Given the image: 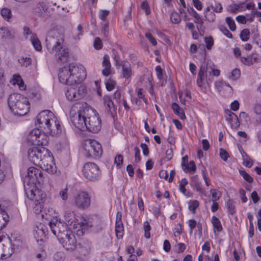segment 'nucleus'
Returning <instances> with one entry per match:
<instances>
[{
    "label": "nucleus",
    "mask_w": 261,
    "mask_h": 261,
    "mask_svg": "<svg viewBox=\"0 0 261 261\" xmlns=\"http://www.w3.org/2000/svg\"><path fill=\"white\" fill-rule=\"evenodd\" d=\"M215 86L222 96L225 97H229L232 96L233 93L232 88L226 82L223 81L216 82Z\"/></svg>",
    "instance_id": "4468645a"
},
{
    "label": "nucleus",
    "mask_w": 261,
    "mask_h": 261,
    "mask_svg": "<svg viewBox=\"0 0 261 261\" xmlns=\"http://www.w3.org/2000/svg\"><path fill=\"white\" fill-rule=\"evenodd\" d=\"M25 193L28 198L34 203L43 202V200L45 198V194L42 191L33 187V189L25 190Z\"/></svg>",
    "instance_id": "f8f14e48"
},
{
    "label": "nucleus",
    "mask_w": 261,
    "mask_h": 261,
    "mask_svg": "<svg viewBox=\"0 0 261 261\" xmlns=\"http://www.w3.org/2000/svg\"><path fill=\"white\" fill-rule=\"evenodd\" d=\"M1 15L4 19L9 21L12 17V14L10 9L6 8H3L1 10Z\"/></svg>",
    "instance_id": "7c9ffc66"
},
{
    "label": "nucleus",
    "mask_w": 261,
    "mask_h": 261,
    "mask_svg": "<svg viewBox=\"0 0 261 261\" xmlns=\"http://www.w3.org/2000/svg\"><path fill=\"white\" fill-rule=\"evenodd\" d=\"M49 227L52 232L60 240V237L66 236V234L69 233L71 231L68 230V226L64 222L58 220L57 218H54L49 222Z\"/></svg>",
    "instance_id": "6e6552de"
},
{
    "label": "nucleus",
    "mask_w": 261,
    "mask_h": 261,
    "mask_svg": "<svg viewBox=\"0 0 261 261\" xmlns=\"http://www.w3.org/2000/svg\"><path fill=\"white\" fill-rule=\"evenodd\" d=\"M123 156L121 154L117 155L115 159V163L117 166L121 165L123 163Z\"/></svg>",
    "instance_id": "774afa93"
},
{
    "label": "nucleus",
    "mask_w": 261,
    "mask_h": 261,
    "mask_svg": "<svg viewBox=\"0 0 261 261\" xmlns=\"http://www.w3.org/2000/svg\"><path fill=\"white\" fill-rule=\"evenodd\" d=\"M172 110L174 112V113L177 115V114H179V113L180 112H181V110H182V109H181L180 107L178 105H177L176 103L175 102H173L172 104Z\"/></svg>",
    "instance_id": "69168bd1"
},
{
    "label": "nucleus",
    "mask_w": 261,
    "mask_h": 261,
    "mask_svg": "<svg viewBox=\"0 0 261 261\" xmlns=\"http://www.w3.org/2000/svg\"><path fill=\"white\" fill-rule=\"evenodd\" d=\"M151 229L150 225L148 222L145 221L144 223V230L145 231V237L149 239L150 237V230Z\"/></svg>",
    "instance_id": "a19ab883"
},
{
    "label": "nucleus",
    "mask_w": 261,
    "mask_h": 261,
    "mask_svg": "<svg viewBox=\"0 0 261 261\" xmlns=\"http://www.w3.org/2000/svg\"><path fill=\"white\" fill-rule=\"evenodd\" d=\"M220 156L222 160L224 161H226L229 157V155L225 150L221 148L220 149Z\"/></svg>",
    "instance_id": "603ef678"
},
{
    "label": "nucleus",
    "mask_w": 261,
    "mask_h": 261,
    "mask_svg": "<svg viewBox=\"0 0 261 261\" xmlns=\"http://www.w3.org/2000/svg\"><path fill=\"white\" fill-rule=\"evenodd\" d=\"M105 84L107 90L111 91L115 88L116 82L111 78H109L108 81L105 82Z\"/></svg>",
    "instance_id": "473e14b6"
},
{
    "label": "nucleus",
    "mask_w": 261,
    "mask_h": 261,
    "mask_svg": "<svg viewBox=\"0 0 261 261\" xmlns=\"http://www.w3.org/2000/svg\"><path fill=\"white\" fill-rule=\"evenodd\" d=\"M250 36V32L248 29H243L240 33V38L243 41H247Z\"/></svg>",
    "instance_id": "c9c22d12"
},
{
    "label": "nucleus",
    "mask_w": 261,
    "mask_h": 261,
    "mask_svg": "<svg viewBox=\"0 0 261 261\" xmlns=\"http://www.w3.org/2000/svg\"><path fill=\"white\" fill-rule=\"evenodd\" d=\"M31 40L32 44L37 50L40 51L41 50L42 46L41 43L35 34H32Z\"/></svg>",
    "instance_id": "cd10ccee"
},
{
    "label": "nucleus",
    "mask_w": 261,
    "mask_h": 261,
    "mask_svg": "<svg viewBox=\"0 0 261 261\" xmlns=\"http://www.w3.org/2000/svg\"><path fill=\"white\" fill-rule=\"evenodd\" d=\"M102 153L101 144L95 140L87 139L83 142V154L87 158H99Z\"/></svg>",
    "instance_id": "423d86ee"
},
{
    "label": "nucleus",
    "mask_w": 261,
    "mask_h": 261,
    "mask_svg": "<svg viewBox=\"0 0 261 261\" xmlns=\"http://www.w3.org/2000/svg\"><path fill=\"white\" fill-rule=\"evenodd\" d=\"M95 215H85L83 216V235L85 232H88L92 229L95 219Z\"/></svg>",
    "instance_id": "2eb2a0df"
},
{
    "label": "nucleus",
    "mask_w": 261,
    "mask_h": 261,
    "mask_svg": "<svg viewBox=\"0 0 261 261\" xmlns=\"http://www.w3.org/2000/svg\"><path fill=\"white\" fill-rule=\"evenodd\" d=\"M74 203L79 207H82V198L79 193L74 198Z\"/></svg>",
    "instance_id": "e2e57ef3"
},
{
    "label": "nucleus",
    "mask_w": 261,
    "mask_h": 261,
    "mask_svg": "<svg viewBox=\"0 0 261 261\" xmlns=\"http://www.w3.org/2000/svg\"><path fill=\"white\" fill-rule=\"evenodd\" d=\"M254 111L256 114L260 115V118L259 120H256L258 123H261V105L259 103H256L254 107Z\"/></svg>",
    "instance_id": "09e8293b"
},
{
    "label": "nucleus",
    "mask_w": 261,
    "mask_h": 261,
    "mask_svg": "<svg viewBox=\"0 0 261 261\" xmlns=\"http://www.w3.org/2000/svg\"><path fill=\"white\" fill-rule=\"evenodd\" d=\"M83 174L87 180L95 181L99 178L100 171L95 163H87L83 167Z\"/></svg>",
    "instance_id": "9d476101"
},
{
    "label": "nucleus",
    "mask_w": 261,
    "mask_h": 261,
    "mask_svg": "<svg viewBox=\"0 0 261 261\" xmlns=\"http://www.w3.org/2000/svg\"><path fill=\"white\" fill-rule=\"evenodd\" d=\"M190 185L194 187L196 190L200 193L203 194L204 190L202 187L201 184L199 180L197 175L193 176L191 180Z\"/></svg>",
    "instance_id": "5701e85b"
},
{
    "label": "nucleus",
    "mask_w": 261,
    "mask_h": 261,
    "mask_svg": "<svg viewBox=\"0 0 261 261\" xmlns=\"http://www.w3.org/2000/svg\"><path fill=\"white\" fill-rule=\"evenodd\" d=\"M212 9L216 13H221L223 10V7L220 3H217L215 6L211 5Z\"/></svg>",
    "instance_id": "3c124183"
},
{
    "label": "nucleus",
    "mask_w": 261,
    "mask_h": 261,
    "mask_svg": "<svg viewBox=\"0 0 261 261\" xmlns=\"http://www.w3.org/2000/svg\"><path fill=\"white\" fill-rule=\"evenodd\" d=\"M37 229L35 230L36 234L41 238L40 240H42V237H44L46 235L47 231L45 230V226L42 224H40L39 226L37 227Z\"/></svg>",
    "instance_id": "2f4dec72"
},
{
    "label": "nucleus",
    "mask_w": 261,
    "mask_h": 261,
    "mask_svg": "<svg viewBox=\"0 0 261 261\" xmlns=\"http://www.w3.org/2000/svg\"><path fill=\"white\" fill-rule=\"evenodd\" d=\"M199 206V202L197 200H190L189 202V209L193 213H195L196 209Z\"/></svg>",
    "instance_id": "58836bf2"
},
{
    "label": "nucleus",
    "mask_w": 261,
    "mask_h": 261,
    "mask_svg": "<svg viewBox=\"0 0 261 261\" xmlns=\"http://www.w3.org/2000/svg\"><path fill=\"white\" fill-rule=\"evenodd\" d=\"M240 70L238 68H236L231 71L229 78L233 81H236L240 77Z\"/></svg>",
    "instance_id": "c03bdc74"
},
{
    "label": "nucleus",
    "mask_w": 261,
    "mask_h": 261,
    "mask_svg": "<svg viewBox=\"0 0 261 261\" xmlns=\"http://www.w3.org/2000/svg\"><path fill=\"white\" fill-rule=\"evenodd\" d=\"M207 65H201L198 74V77L197 80V85L198 87H201L203 85V81L204 80L205 75L204 73L207 72Z\"/></svg>",
    "instance_id": "412c9836"
},
{
    "label": "nucleus",
    "mask_w": 261,
    "mask_h": 261,
    "mask_svg": "<svg viewBox=\"0 0 261 261\" xmlns=\"http://www.w3.org/2000/svg\"><path fill=\"white\" fill-rule=\"evenodd\" d=\"M37 145L38 147H43L46 146L48 143V139L47 136L44 133L41 132L40 130V134L38 136L37 138Z\"/></svg>",
    "instance_id": "a878e982"
},
{
    "label": "nucleus",
    "mask_w": 261,
    "mask_h": 261,
    "mask_svg": "<svg viewBox=\"0 0 261 261\" xmlns=\"http://www.w3.org/2000/svg\"><path fill=\"white\" fill-rule=\"evenodd\" d=\"M103 101L108 113L112 115L113 113L115 112V109L114 103L110 96L105 95L103 97Z\"/></svg>",
    "instance_id": "aec40b11"
},
{
    "label": "nucleus",
    "mask_w": 261,
    "mask_h": 261,
    "mask_svg": "<svg viewBox=\"0 0 261 261\" xmlns=\"http://www.w3.org/2000/svg\"><path fill=\"white\" fill-rule=\"evenodd\" d=\"M185 172L187 170H191L192 172H195L196 169V167L193 161H190L188 165H186L184 168H182Z\"/></svg>",
    "instance_id": "ea45409f"
},
{
    "label": "nucleus",
    "mask_w": 261,
    "mask_h": 261,
    "mask_svg": "<svg viewBox=\"0 0 261 261\" xmlns=\"http://www.w3.org/2000/svg\"><path fill=\"white\" fill-rule=\"evenodd\" d=\"M212 223L214 229H216L218 232L222 231V226L220 221L216 216H214L212 218Z\"/></svg>",
    "instance_id": "c85d7f7f"
},
{
    "label": "nucleus",
    "mask_w": 261,
    "mask_h": 261,
    "mask_svg": "<svg viewBox=\"0 0 261 261\" xmlns=\"http://www.w3.org/2000/svg\"><path fill=\"white\" fill-rule=\"evenodd\" d=\"M115 232L117 238L119 239L122 238L123 233V224L122 221V214L117 212L115 223Z\"/></svg>",
    "instance_id": "f3484780"
},
{
    "label": "nucleus",
    "mask_w": 261,
    "mask_h": 261,
    "mask_svg": "<svg viewBox=\"0 0 261 261\" xmlns=\"http://www.w3.org/2000/svg\"><path fill=\"white\" fill-rule=\"evenodd\" d=\"M171 21L175 24L178 23L181 21L180 16L176 12H172L170 15Z\"/></svg>",
    "instance_id": "72a5a7b5"
},
{
    "label": "nucleus",
    "mask_w": 261,
    "mask_h": 261,
    "mask_svg": "<svg viewBox=\"0 0 261 261\" xmlns=\"http://www.w3.org/2000/svg\"><path fill=\"white\" fill-rule=\"evenodd\" d=\"M146 37L149 40L150 42L153 45H156L157 44V42L155 39V38L153 37L152 34L150 33H146L145 34Z\"/></svg>",
    "instance_id": "680f3d73"
},
{
    "label": "nucleus",
    "mask_w": 261,
    "mask_h": 261,
    "mask_svg": "<svg viewBox=\"0 0 261 261\" xmlns=\"http://www.w3.org/2000/svg\"><path fill=\"white\" fill-rule=\"evenodd\" d=\"M193 17L195 19V22L196 23H199L200 24V28H201V27L203 26V21L199 15L196 12H194Z\"/></svg>",
    "instance_id": "052dcab7"
},
{
    "label": "nucleus",
    "mask_w": 261,
    "mask_h": 261,
    "mask_svg": "<svg viewBox=\"0 0 261 261\" xmlns=\"http://www.w3.org/2000/svg\"><path fill=\"white\" fill-rule=\"evenodd\" d=\"M93 45L96 49H101L102 46L101 40L98 37L96 38L94 41Z\"/></svg>",
    "instance_id": "4d7b16f0"
},
{
    "label": "nucleus",
    "mask_w": 261,
    "mask_h": 261,
    "mask_svg": "<svg viewBox=\"0 0 261 261\" xmlns=\"http://www.w3.org/2000/svg\"><path fill=\"white\" fill-rule=\"evenodd\" d=\"M240 175L243 177L244 180L249 183H252L253 181V178L247 173L245 170H239Z\"/></svg>",
    "instance_id": "f704fd0d"
},
{
    "label": "nucleus",
    "mask_w": 261,
    "mask_h": 261,
    "mask_svg": "<svg viewBox=\"0 0 261 261\" xmlns=\"http://www.w3.org/2000/svg\"><path fill=\"white\" fill-rule=\"evenodd\" d=\"M91 204V196L86 192H83V209L88 208Z\"/></svg>",
    "instance_id": "bb28decb"
},
{
    "label": "nucleus",
    "mask_w": 261,
    "mask_h": 261,
    "mask_svg": "<svg viewBox=\"0 0 261 261\" xmlns=\"http://www.w3.org/2000/svg\"><path fill=\"white\" fill-rule=\"evenodd\" d=\"M27 176L30 178V182L33 184L40 183L43 180V174L40 169L34 167L28 168Z\"/></svg>",
    "instance_id": "ddd939ff"
},
{
    "label": "nucleus",
    "mask_w": 261,
    "mask_h": 261,
    "mask_svg": "<svg viewBox=\"0 0 261 261\" xmlns=\"http://www.w3.org/2000/svg\"><path fill=\"white\" fill-rule=\"evenodd\" d=\"M232 128H237L240 126V122L237 116H233V119L230 123Z\"/></svg>",
    "instance_id": "864d4df0"
},
{
    "label": "nucleus",
    "mask_w": 261,
    "mask_h": 261,
    "mask_svg": "<svg viewBox=\"0 0 261 261\" xmlns=\"http://www.w3.org/2000/svg\"><path fill=\"white\" fill-rule=\"evenodd\" d=\"M48 10L46 3L43 1L36 2L33 8L34 14L39 17H42Z\"/></svg>",
    "instance_id": "dca6fc26"
},
{
    "label": "nucleus",
    "mask_w": 261,
    "mask_h": 261,
    "mask_svg": "<svg viewBox=\"0 0 261 261\" xmlns=\"http://www.w3.org/2000/svg\"><path fill=\"white\" fill-rule=\"evenodd\" d=\"M39 165L42 169L50 174L55 173L57 171L54 157L50 154V152L48 151L47 154L43 157Z\"/></svg>",
    "instance_id": "9b49d317"
},
{
    "label": "nucleus",
    "mask_w": 261,
    "mask_h": 261,
    "mask_svg": "<svg viewBox=\"0 0 261 261\" xmlns=\"http://www.w3.org/2000/svg\"><path fill=\"white\" fill-rule=\"evenodd\" d=\"M188 224L190 227V232L192 233L193 232V229L197 225L196 221L194 219H190L188 221Z\"/></svg>",
    "instance_id": "0e129e2a"
},
{
    "label": "nucleus",
    "mask_w": 261,
    "mask_h": 261,
    "mask_svg": "<svg viewBox=\"0 0 261 261\" xmlns=\"http://www.w3.org/2000/svg\"><path fill=\"white\" fill-rule=\"evenodd\" d=\"M18 62L23 66L27 67L31 64V59L29 57H22L18 60Z\"/></svg>",
    "instance_id": "79ce46f5"
},
{
    "label": "nucleus",
    "mask_w": 261,
    "mask_h": 261,
    "mask_svg": "<svg viewBox=\"0 0 261 261\" xmlns=\"http://www.w3.org/2000/svg\"><path fill=\"white\" fill-rule=\"evenodd\" d=\"M227 207L231 215H233L236 213L234 202L230 199H228L227 202Z\"/></svg>",
    "instance_id": "e433bc0d"
},
{
    "label": "nucleus",
    "mask_w": 261,
    "mask_h": 261,
    "mask_svg": "<svg viewBox=\"0 0 261 261\" xmlns=\"http://www.w3.org/2000/svg\"><path fill=\"white\" fill-rule=\"evenodd\" d=\"M64 39L63 37L58 39L53 46L51 51L55 54L56 61L59 63H64L69 57V50L63 45Z\"/></svg>",
    "instance_id": "0eeeda50"
},
{
    "label": "nucleus",
    "mask_w": 261,
    "mask_h": 261,
    "mask_svg": "<svg viewBox=\"0 0 261 261\" xmlns=\"http://www.w3.org/2000/svg\"><path fill=\"white\" fill-rule=\"evenodd\" d=\"M68 190L67 186L65 188L61 189L59 192V195L64 201L68 199Z\"/></svg>",
    "instance_id": "49530a36"
},
{
    "label": "nucleus",
    "mask_w": 261,
    "mask_h": 261,
    "mask_svg": "<svg viewBox=\"0 0 261 261\" xmlns=\"http://www.w3.org/2000/svg\"><path fill=\"white\" fill-rule=\"evenodd\" d=\"M48 151V149L43 147H33L28 150V158L33 164L39 165Z\"/></svg>",
    "instance_id": "1a4fd4ad"
},
{
    "label": "nucleus",
    "mask_w": 261,
    "mask_h": 261,
    "mask_svg": "<svg viewBox=\"0 0 261 261\" xmlns=\"http://www.w3.org/2000/svg\"><path fill=\"white\" fill-rule=\"evenodd\" d=\"M8 103L10 110L15 115L24 116L30 110L28 99L20 94H11L8 99Z\"/></svg>",
    "instance_id": "20e7f679"
},
{
    "label": "nucleus",
    "mask_w": 261,
    "mask_h": 261,
    "mask_svg": "<svg viewBox=\"0 0 261 261\" xmlns=\"http://www.w3.org/2000/svg\"><path fill=\"white\" fill-rule=\"evenodd\" d=\"M79 73V67L74 64H70L68 66H64L61 68L59 72L58 77L59 82L64 85L70 84L72 86L66 92L68 99L78 101L75 102L71 107L70 112V117L73 125L78 129L81 134L82 124L80 122L82 116V104L81 99L82 94L81 88L82 87V79L79 76L75 78L74 75Z\"/></svg>",
    "instance_id": "f257e3e1"
},
{
    "label": "nucleus",
    "mask_w": 261,
    "mask_h": 261,
    "mask_svg": "<svg viewBox=\"0 0 261 261\" xmlns=\"http://www.w3.org/2000/svg\"><path fill=\"white\" fill-rule=\"evenodd\" d=\"M207 72H208L210 75L218 76L220 75V71L218 69H215L213 68H208L207 67Z\"/></svg>",
    "instance_id": "13d9d810"
},
{
    "label": "nucleus",
    "mask_w": 261,
    "mask_h": 261,
    "mask_svg": "<svg viewBox=\"0 0 261 261\" xmlns=\"http://www.w3.org/2000/svg\"><path fill=\"white\" fill-rule=\"evenodd\" d=\"M40 134V129L38 128L34 129L29 134L27 141L28 142L33 145H37V138Z\"/></svg>",
    "instance_id": "6ab92c4d"
},
{
    "label": "nucleus",
    "mask_w": 261,
    "mask_h": 261,
    "mask_svg": "<svg viewBox=\"0 0 261 261\" xmlns=\"http://www.w3.org/2000/svg\"><path fill=\"white\" fill-rule=\"evenodd\" d=\"M83 121L89 132L96 133L101 129V120L98 114L86 103H83Z\"/></svg>",
    "instance_id": "7ed1b4c3"
},
{
    "label": "nucleus",
    "mask_w": 261,
    "mask_h": 261,
    "mask_svg": "<svg viewBox=\"0 0 261 261\" xmlns=\"http://www.w3.org/2000/svg\"><path fill=\"white\" fill-rule=\"evenodd\" d=\"M257 57L254 56L253 54L250 55L247 57H242L240 58V60L242 63L247 66L252 65L257 61Z\"/></svg>",
    "instance_id": "393cba45"
},
{
    "label": "nucleus",
    "mask_w": 261,
    "mask_h": 261,
    "mask_svg": "<svg viewBox=\"0 0 261 261\" xmlns=\"http://www.w3.org/2000/svg\"><path fill=\"white\" fill-rule=\"evenodd\" d=\"M102 66L104 68L102 70V75L105 76H108L111 73V64L109 56L108 55H104Z\"/></svg>",
    "instance_id": "a211bd4d"
},
{
    "label": "nucleus",
    "mask_w": 261,
    "mask_h": 261,
    "mask_svg": "<svg viewBox=\"0 0 261 261\" xmlns=\"http://www.w3.org/2000/svg\"><path fill=\"white\" fill-rule=\"evenodd\" d=\"M241 4L239 5H234L233 6H229L228 8V11L232 13H236L238 11L240 7Z\"/></svg>",
    "instance_id": "338daca9"
},
{
    "label": "nucleus",
    "mask_w": 261,
    "mask_h": 261,
    "mask_svg": "<svg viewBox=\"0 0 261 261\" xmlns=\"http://www.w3.org/2000/svg\"><path fill=\"white\" fill-rule=\"evenodd\" d=\"M242 154L243 160V164L248 168H251L253 165V162L244 151Z\"/></svg>",
    "instance_id": "c756f323"
},
{
    "label": "nucleus",
    "mask_w": 261,
    "mask_h": 261,
    "mask_svg": "<svg viewBox=\"0 0 261 261\" xmlns=\"http://www.w3.org/2000/svg\"><path fill=\"white\" fill-rule=\"evenodd\" d=\"M43 203H34L35 206L33 207V211L36 214H39L42 212L43 208Z\"/></svg>",
    "instance_id": "37998d69"
},
{
    "label": "nucleus",
    "mask_w": 261,
    "mask_h": 261,
    "mask_svg": "<svg viewBox=\"0 0 261 261\" xmlns=\"http://www.w3.org/2000/svg\"><path fill=\"white\" fill-rule=\"evenodd\" d=\"M7 237L9 239L8 240H4V241H7L10 242L13 248L15 247H19V246H21L22 239L20 236H19L18 237H16V235L14 234L11 235V238H10L8 237Z\"/></svg>",
    "instance_id": "b1692460"
},
{
    "label": "nucleus",
    "mask_w": 261,
    "mask_h": 261,
    "mask_svg": "<svg viewBox=\"0 0 261 261\" xmlns=\"http://www.w3.org/2000/svg\"><path fill=\"white\" fill-rule=\"evenodd\" d=\"M81 235L82 230L79 229L76 233H72L71 232L66 234V236H61L59 241L66 250L73 251L77 248V244L80 245L82 240Z\"/></svg>",
    "instance_id": "39448f33"
},
{
    "label": "nucleus",
    "mask_w": 261,
    "mask_h": 261,
    "mask_svg": "<svg viewBox=\"0 0 261 261\" xmlns=\"http://www.w3.org/2000/svg\"><path fill=\"white\" fill-rule=\"evenodd\" d=\"M204 16L206 20L210 22H214L216 18L215 12H214V11L210 13H205Z\"/></svg>",
    "instance_id": "de8ad7c7"
},
{
    "label": "nucleus",
    "mask_w": 261,
    "mask_h": 261,
    "mask_svg": "<svg viewBox=\"0 0 261 261\" xmlns=\"http://www.w3.org/2000/svg\"><path fill=\"white\" fill-rule=\"evenodd\" d=\"M36 120L39 126L43 128L47 133L54 135L61 132L59 122L50 111L41 112L37 116Z\"/></svg>",
    "instance_id": "f03ea898"
},
{
    "label": "nucleus",
    "mask_w": 261,
    "mask_h": 261,
    "mask_svg": "<svg viewBox=\"0 0 261 261\" xmlns=\"http://www.w3.org/2000/svg\"><path fill=\"white\" fill-rule=\"evenodd\" d=\"M225 21L229 29L231 31H234L236 29V26L234 20L230 17H227L226 18Z\"/></svg>",
    "instance_id": "4c0bfd02"
},
{
    "label": "nucleus",
    "mask_w": 261,
    "mask_h": 261,
    "mask_svg": "<svg viewBox=\"0 0 261 261\" xmlns=\"http://www.w3.org/2000/svg\"><path fill=\"white\" fill-rule=\"evenodd\" d=\"M141 8L145 11L146 15H149L150 13V10L148 3L146 1H143L141 4Z\"/></svg>",
    "instance_id": "bf43d9fd"
},
{
    "label": "nucleus",
    "mask_w": 261,
    "mask_h": 261,
    "mask_svg": "<svg viewBox=\"0 0 261 261\" xmlns=\"http://www.w3.org/2000/svg\"><path fill=\"white\" fill-rule=\"evenodd\" d=\"M122 68L123 77L126 79L129 78L132 74L130 64L127 61H123Z\"/></svg>",
    "instance_id": "4be33fe9"
},
{
    "label": "nucleus",
    "mask_w": 261,
    "mask_h": 261,
    "mask_svg": "<svg viewBox=\"0 0 261 261\" xmlns=\"http://www.w3.org/2000/svg\"><path fill=\"white\" fill-rule=\"evenodd\" d=\"M205 41L206 44V48L207 49H211L214 44V40L212 37H206Z\"/></svg>",
    "instance_id": "6e6d98bb"
},
{
    "label": "nucleus",
    "mask_w": 261,
    "mask_h": 261,
    "mask_svg": "<svg viewBox=\"0 0 261 261\" xmlns=\"http://www.w3.org/2000/svg\"><path fill=\"white\" fill-rule=\"evenodd\" d=\"M220 31L223 33L224 35L229 38H232V34L228 31V30L224 26L221 25L219 27Z\"/></svg>",
    "instance_id": "8fccbe9b"
},
{
    "label": "nucleus",
    "mask_w": 261,
    "mask_h": 261,
    "mask_svg": "<svg viewBox=\"0 0 261 261\" xmlns=\"http://www.w3.org/2000/svg\"><path fill=\"white\" fill-rule=\"evenodd\" d=\"M65 256L64 253L62 252H57L53 256L54 261H63Z\"/></svg>",
    "instance_id": "a18cd8bd"
},
{
    "label": "nucleus",
    "mask_w": 261,
    "mask_h": 261,
    "mask_svg": "<svg viewBox=\"0 0 261 261\" xmlns=\"http://www.w3.org/2000/svg\"><path fill=\"white\" fill-rule=\"evenodd\" d=\"M210 192L212 196L213 202L218 200L220 198V195H218V192L215 189H211Z\"/></svg>",
    "instance_id": "5fc2aeb1"
}]
</instances>
